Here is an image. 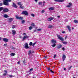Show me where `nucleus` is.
Instances as JSON below:
<instances>
[{
	"label": "nucleus",
	"instance_id": "obj_10",
	"mask_svg": "<svg viewBox=\"0 0 78 78\" xmlns=\"http://www.w3.org/2000/svg\"><path fill=\"white\" fill-rule=\"evenodd\" d=\"M49 11H53V10H54L55 9V7H51L48 8Z\"/></svg>",
	"mask_w": 78,
	"mask_h": 78
},
{
	"label": "nucleus",
	"instance_id": "obj_27",
	"mask_svg": "<svg viewBox=\"0 0 78 78\" xmlns=\"http://www.w3.org/2000/svg\"><path fill=\"white\" fill-rule=\"evenodd\" d=\"M20 8H21V9H24V7H23V6L22 5L20 6Z\"/></svg>",
	"mask_w": 78,
	"mask_h": 78
},
{
	"label": "nucleus",
	"instance_id": "obj_30",
	"mask_svg": "<svg viewBox=\"0 0 78 78\" xmlns=\"http://www.w3.org/2000/svg\"><path fill=\"white\" fill-rule=\"evenodd\" d=\"M18 5H19L20 6H21V2H18L17 3Z\"/></svg>",
	"mask_w": 78,
	"mask_h": 78
},
{
	"label": "nucleus",
	"instance_id": "obj_60",
	"mask_svg": "<svg viewBox=\"0 0 78 78\" xmlns=\"http://www.w3.org/2000/svg\"><path fill=\"white\" fill-rule=\"evenodd\" d=\"M2 39V38L0 37V41H1Z\"/></svg>",
	"mask_w": 78,
	"mask_h": 78
},
{
	"label": "nucleus",
	"instance_id": "obj_1",
	"mask_svg": "<svg viewBox=\"0 0 78 78\" xmlns=\"http://www.w3.org/2000/svg\"><path fill=\"white\" fill-rule=\"evenodd\" d=\"M11 0H5L3 2V4L6 6H9V5L8 2H11Z\"/></svg>",
	"mask_w": 78,
	"mask_h": 78
},
{
	"label": "nucleus",
	"instance_id": "obj_19",
	"mask_svg": "<svg viewBox=\"0 0 78 78\" xmlns=\"http://www.w3.org/2000/svg\"><path fill=\"white\" fill-rule=\"evenodd\" d=\"M48 28H53V26L51 25H49L48 26Z\"/></svg>",
	"mask_w": 78,
	"mask_h": 78
},
{
	"label": "nucleus",
	"instance_id": "obj_12",
	"mask_svg": "<svg viewBox=\"0 0 78 78\" xmlns=\"http://www.w3.org/2000/svg\"><path fill=\"white\" fill-rule=\"evenodd\" d=\"M12 34L13 35H16V31H15L14 30H12Z\"/></svg>",
	"mask_w": 78,
	"mask_h": 78
},
{
	"label": "nucleus",
	"instance_id": "obj_6",
	"mask_svg": "<svg viewBox=\"0 0 78 78\" xmlns=\"http://www.w3.org/2000/svg\"><path fill=\"white\" fill-rule=\"evenodd\" d=\"M25 48L26 49H28V48H29V47H28V44L27 43H25Z\"/></svg>",
	"mask_w": 78,
	"mask_h": 78
},
{
	"label": "nucleus",
	"instance_id": "obj_22",
	"mask_svg": "<svg viewBox=\"0 0 78 78\" xmlns=\"http://www.w3.org/2000/svg\"><path fill=\"white\" fill-rule=\"evenodd\" d=\"M62 43L63 44H64L65 45H66V44H67V41H63L62 42Z\"/></svg>",
	"mask_w": 78,
	"mask_h": 78
},
{
	"label": "nucleus",
	"instance_id": "obj_59",
	"mask_svg": "<svg viewBox=\"0 0 78 78\" xmlns=\"http://www.w3.org/2000/svg\"><path fill=\"white\" fill-rule=\"evenodd\" d=\"M66 32L63 31L62 32V33H65Z\"/></svg>",
	"mask_w": 78,
	"mask_h": 78
},
{
	"label": "nucleus",
	"instance_id": "obj_39",
	"mask_svg": "<svg viewBox=\"0 0 78 78\" xmlns=\"http://www.w3.org/2000/svg\"><path fill=\"white\" fill-rule=\"evenodd\" d=\"M31 16H32V17H34V14H31Z\"/></svg>",
	"mask_w": 78,
	"mask_h": 78
},
{
	"label": "nucleus",
	"instance_id": "obj_42",
	"mask_svg": "<svg viewBox=\"0 0 78 78\" xmlns=\"http://www.w3.org/2000/svg\"><path fill=\"white\" fill-rule=\"evenodd\" d=\"M22 23H25V21L24 20H23V21H22Z\"/></svg>",
	"mask_w": 78,
	"mask_h": 78
},
{
	"label": "nucleus",
	"instance_id": "obj_9",
	"mask_svg": "<svg viewBox=\"0 0 78 78\" xmlns=\"http://www.w3.org/2000/svg\"><path fill=\"white\" fill-rule=\"evenodd\" d=\"M9 39L8 38H3V40L4 42H8Z\"/></svg>",
	"mask_w": 78,
	"mask_h": 78
},
{
	"label": "nucleus",
	"instance_id": "obj_41",
	"mask_svg": "<svg viewBox=\"0 0 78 78\" xmlns=\"http://www.w3.org/2000/svg\"><path fill=\"white\" fill-rule=\"evenodd\" d=\"M36 44V43H34L33 44V47H34V46Z\"/></svg>",
	"mask_w": 78,
	"mask_h": 78
},
{
	"label": "nucleus",
	"instance_id": "obj_5",
	"mask_svg": "<svg viewBox=\"0 0 78 78\" xmlns=\"http://www.w3.org/2000/svg\"><path fill=\"white\" fill-rule=\"evenodd\" d=\"M55 2H59L61 3H62L63 2H64V0H54Z\"/></svg>",
	"mask_w": 78,
	"mask_h": 78
},
{
	"label": "nucleus",
	"instance_id": "obj_55",
	"mask_svg": "<svg viewBox=\"0 0 78 78\" xmlns=\"http://www.w3.org/2000/svg\"><path fill=\"white\" fill-rule=\"evenodd\" d=\"M67 37V36H66L65 37V39H66V38Z\"/></svg>",
	"mask_w": 78,
	"mask_h": 78
},
{
	"label": "nucleus",
	"instance_id": "obj_58",
	"mask_svg": "<svg viewBox=\"0 0 78 78\" xmlns=\"http://www.w3.org/2000/svg\"><path fill=\"white\" fill-rule=\"evenodd\" d=\"M17 64H20V61H19L18 62H17Z\"/></svg>",
	"mask_w": 78,
	"mask_h": 78
},
{
	"label": "nucleus",
	"instance_id": "obj_46",
	"mask_svg": "<svg viewBox=\"0 0 78 78\" xmlns=\"http://www.w3.org/2000/svg\"><path fill=\"white\" fill-rule=\"evenodd\" d=\"M9 76H10V77H12L13 76H12V75H9Z\"/></svg>",
	"mask_w": 78,
	"mask_h": 78
},
{
	"label": "nucleus",
	"instance_id": "obj_32",
	"mask_svg": "<svg viewBox=\"0 0 78 78\" xmlns=\"http://www.w3.org/2000/svg\"><path fill=\"white\" fill-rule=\"evenodd\" d=\"M51 46L53 47H55V46H56V44H53L51 45Z\"/></svg>",
	"mask_w": 78,
	"mask_h": 78
},
{
	"label": "nucleus",
	"instance_id": "obj_61",
	"mask_svg": "<svg viewBox=\"0 0 78 78\" xmlns=\"http://www.w3.org/2000/svg\"><path fill=\"white\" fill-rule=\"evenodd\" d=\"M34 32H36V30H34Z\"/></svg>",
	"mask_w": 78,
	"mask_h": 78
},
{
	"label": "nucleus",
	"instance_id": "obj_4",
	"mask_svg": "<svg viewBox=\"0 0 78 78\" xmlns=\"http://www.w3.org/2000/svg\"><path fill=\"white\" fill-rule=\"evenodd\" d=\"M3 11V12H8V11H9V10L7 8H4Z\"/></svg>",
	"mask_w": 78,
	"mask_h": 78
},
{
	"label": "nucleus",
	"instance_id": "obj_49",
	"mask_svg": "<svg viewBox=\"0 0 78 78\" xmlns=\"http://www.w3.org/2000/svg\"><path fill=\"white\" fill-rule=\"evenodd\" d=\"M2 4L0 2V6H2Z\"/></svg>",
	"mask_w": 78,
	"mask_h": 78
},
{
	"label": "nucleus",
	"instance_id": "obj_34",
	"mask_svg": "<svg viewBox=\"0 0 78 78\" xmlns=\"http://www.w3.org/2000/svg\"><path fill=\"white\" fill-rule=\"evenodd\" d=\"M33 44V43L32 42H30L29 43V45H30V46H31Z\"/></svg>",
	"mask_w": 78,
	"mask_h": 78
},
{
	"label": "nucleus",
	"instance_id": "obj_25",
	"mask_svg": "<svg viewBox=\"0 0 78 78\" xmlns=\"http://www.w3.org/2000/svg\"><path fill=\"white\" fill-rule=\"evenodd\" d=\"M4 9V8L3 7H0V11H1L3 10Z\"/></svg>",
	"mask_w": 78,
	"mask_h": 78
},
{
	"label": "nucleus",
	"instance_id": "obj_15",
	"mask_svg": "<svg viewBox=\"0 0 78 78\" xmlns=\"http://www.w3.org/2000/svg\"><path fill=\"white\" fill-rule=\"evenodd\" d=\"M54 19V18H53L52 17H51L48 19V21H50L52 20H53Z\"/></svg>",
	"mask_w": 78,
	"mask_h": 78
},
{
	"label": "nucleus",
	"instance_id": "obj_31",
	"mask_svg": "<svg viewBox=\"0 0 78 78\" xmlns=\"http://www.w3.org/2000/svg\"><path fill=\"white\" fill-rule=\"evenodd\" d=\"M50 72H51L52 73H55V72L54 71H53L51 69L50 70Z\"/></svg>",
	"mask_w": 78,
	"mask_h": 78
},
{
	"label": "nucleus",
	"instance_id": "obj_33",
	"mask_svg": "<svg viewBox=\"0 0 78 78\" xmlns=\"http://www.w3.org/2000/svg\"><path fill=\"white\" fill-rule=\"evenodd\" d=\"M20 17H19V16H16V18L17 19H19V18H20Z\"/></svg>",
	"mask_w": 78,
	"mask_h": 78
},
{
	"label": "nucleus",
	"instance_id": "obj_36",
	"mask_svg": "<svg viewBox=\"0 0 78 78\" xmlns=\"http://www.w3.org/2000/svg\"><path fill=\"white\" fill-rule=\"evenodd\" d=\"M39 4L40 5H42V2H39Z\"/></svg>",
	"mask_w": 78,
	"mask_h": 78
},
{
	"label": "nucleus",
	"instance_id": "obj_62",
	"mask_svg": "<svg viewBox=\"0 0 78 78\" xmlns=\"http://www.w3.org/2000/svg\"><path fill=\"white\" fill-rule=\"evenodd\" d=\"M57 17H58V18H59V17H60V16H57Z\"/></svg>",
	"mask_w": 78,
	"mask_h": 78
},
{
	"label": "nucleus",
	"instance_id": "obj_51",
	"mask_svg": "<svg viewBox=\"0 0 78 78\" xmlns=\"http://www.w3.org/2000/svg\"><path fill=\"white\" fill-rule=\"evenodd\" d=\"M56 58V55H55L54 56V58Z\"/></svg>",
	"mask_w": 78,
	"mask_h": 78
},
{
	"label": "nucleus",
	"instance_id": "obj_2",
	"mask_svg": "<svg viewBox=\"0 0 78 78\" xmlns=\"http://www.w3.org/2000/svg\"><path fill=\"white\" fill-rule=\"evenodd\" d=\"M57 36L58 37V39H59V40H61L62 41H64V38L62 36H60V35L58 34L57 35Z\"/></svg>",
	"mask_w": 78,
	"mask_h": 78
},
{
	"label": "nucleus",
	"instance_id": "obj_43",
	"mask_svg": "<svg viewBox=\"0 0 78 78\" xmlns=\"http://www.w3.org/2000/svg\"><path fill=\"white\" fill-rule=\"evenodd\" d=\"M6 45H7V44H4V47L6 46Z\"/></svg>",
	"mask_w": 78,
	"mask_h": 78
},
{
	"label": "nucleus",
	"instance_id": "obj_45",
	"mask_svg": "<svg viewBox=\"0 0 78 78\" xmlns=\"http://www.w3.org/2000/svg\"><path fill=\"white\" fill-rule=\"evenodd\" d=\"M62 49L63 50V51H64V50H65V49L64 48V47L62 48Z\"/></svg>",
	"mask_w": 78,
	"mask_h": 78
},
{
	"label": "nucleus",
	"instance_id": "obj_44",
	"mask_svg": "<svg viewBox=\"0 0 78 78\" xmlns=\"http://www.w3.org/2000/svg\"><path fill=\"white\" fill-rule=\"evenodd\" d=\"M33 70V69H31L30 70V72H31V71Z\"/></svg>",
	"mask_w": 78,
	"mask_h": 78
},
{
	"label": "nucleus",
	"instance_id": "obj_52",
	"mask_svg": "<svg viewBox=\"0 0 78 78\" xmlns=\"http://www.w3.org/2000/svg\"><path fill=\"white\" fill-rule=\"evenodd\" d=\"M26 34L25 33H23V35H25V36H26Z\"/></svg>",
	"mask_w": 78,
	"mask_h": 78
},
{
	"label": "nucleus",
	"instance_id": "obj_8",
	"mask_svg": "<svg viewBox=\"0 0 78 78\" xmlns=\"http://www.w3.org/2000/svg\"><path fill=\"white\" fill-rule=\"evenodd\" d=\"M29 37V36H27V35L24 36L23 38V41L25 39H28Z\"/></svg>",
	"mask_w": 78,
	"mask_h": 78
},
{
	"label": "nucleus",
	"instance_id": "obj_56",
	"mask_svg": "<svg viewBox=\"0 0 78 78\" xmlns=\"http://www.w3.org/2000/svg\"><path fill=\"white\" fill-rule=\"evenodd\" d=\"M23 63L24 64H25V65H26V64H25V63L24 61H23Z\"/></svg>",
	"mask_w": 78,
	"mask_h": 78
},
{
	"label": "nucleus",
	"instance_id": "obj_13",
	"mask_svg": "<svg viewBox=\"0 0 78 78\" xmlns=\"http://www.w3.org/2000/svg\"><path fill=\"white\" fill-rule=\"evenodd\" d=\"M51 41L52 44H55L56 43V41L55 40H52Z\"/></svg>",
	"mask_w": 78,
	"mask_h": 78
},
{
	"label": "nucleus",
	"instance_id": "obj_38",
	"mask_svg": "<svg viewBox=\"0 0 78 78\" xmlns=\"http://www.w3.org/2000/svg\"><path fill=\"white\" fill-rule=\"evenodd\" d=\"M32 29V27L30 26L29 27V30H31Z\"/></svg>",
	"mask_w": 78,
	"mask_h": 78
},
{
	"label": "nucleus",
	"instance_id": "obj_16",
	"mask_svg": "<svg viewBox=\"0 0 78 78\" xmlns=\"http://www.w3.org/2000/svg\"><path fill=\"white\" fill-rule=\"evenodd\" d=\"M71 6H72V4L71 2L69 3V5L66 6V7L68 8H69Z\"/></svg>",
	"mask_w": 78,
	"mask_h": 78
},
{
	"label": "nucleus",
	"instance_id": "obj_3",
	"mask_svg": "<svg viewBox=\"0 0 78 78\" xmlns=\"http://www.w3.org/2000/svg\"><path fill=\"white\" fill-rule=\"evenodd\" d=\"M22 14H24V15H25V16H28V12L26 11H23Z\"/></svg>",
	"mask_w": 78,
	"mask_h": 78
},
{
	"label": "nucleus",
	"instance_id": "obj_11",
	"mask_svg": "<svg viewBox=\"0 0 78 78\" xmlns=\"http://www.w3.org/2000/svg\"><path fill=\"white\" fill-rule=\"evenodd\" d=\"M66 56L65 55H63L62 58L63 59V61H64L65 59H66Z\"/></svg>",
	"mask_w": 78,
	"mask_h": 78
},
{
	"label": "nucleus",
	"instance_id": "obj_14",
	"mask_svg": "<svg viewBox=\"0 0 78 78\" xmlns=\"http://www.w3.org/2000/svg\"><path fill=\"white\" fill-rule=\"evenodd\" d=\"M13 20H14V18H10L9 19V22H12V21H13Z\"/></svg>",
	"mask_w": 78,
	"mask_h": 78
},
{
	"label": "nucleus",
	"instance_id": "obj_40",
	"mask_svg": "<svg viewBox=\"0 0 78 78\" xmlns=\"http://www.w3.org/2000/svg\"><path fill=\"white\" fill-rule=\"evenodd\" d=\"M37 31H41L42 30V29H37Z\"/></svg>",
	"mask_w": 78,
	"mask_h": 78
},
{
	"label": "nucleus",
	"instance_id": "obj_20",
	"mask_svg": "<svg viewBox=\"0 0 78 78\" xmlns=\"http://www.w3.org/2000/svg\"><path fill=\"white\" fill-rule=\"evenodd\" d=\"M67 28L68 29L69 31H71V30H70V26H67Z\"/></svg>",
	"mask_w": 78,
	"mask_h": 78
},
{
	"label": "nucleus",
	"instance_id": "obj_35",
	"mask_svg": "<svg viewBox=\"0 0 78 78\" xmlns=\"http://www.w3.org/2000/svg\"><path fill=\"white\" fill-rule=\"evenodd\" d=\"M72 67V66H70L68 68V70H70V69H71V68Z\"/></svg>",
	"mask_w": 78,
	"mask_h": 78
},
{
	"label": "nucleus",
	"instance_id": "obj_64",
	"mask_svg": "<svg viewBox=\"0 0 78 78\" xmlns=\"http://www.w3.org/2000/svg\"><path fill=\"white\" fill-rule=\"evenodd\" d=\"M72 30L74 29V27H72Z\"/></svg>",
	"mask_w": 78,
	"mask_h": 78
},
{
	"label": "nucleus",
	"instance_id": "obj_21",
	"mask_svg": "<svg viewBox=\"0 0 78 78\" xmlns=\"http://www.w3.org/2000/svg\"><path fill=\"white\" fill-rule=\"evenodd\" d=\"M15 55V53H12L10 54V56H14Z\"/></svg>",
	"mask_w": 78,
	"mask_h": 78
},
{
	"label": "nucleus",
	"instance_id": "obj_37",
	"mask_svg": "<svg viewBox=\"0 0 78 78\" xmlns=\"http://www.w3.org/2000/svg\"><path fill=\"white\" fill-rule=\"evenodd\" d=\"M45 10H43L41 11L42 13H44L45 12Z\"/></svg>",
	"mask_w": 78,
	"mask_h": 78
},
{
	"label": "nucleus",
	"instance_id": "obj_7",
	"mask_svg": "<svg viewBox=\"0 0 78 78\" xmlns=\"http://www.w3.org/2000/svg\"><path fill=\"white\" fill-rule=\"evenodd\" d=\"M62 47V46L61 44H58V45L57 46V48L58 49L61 48Z\"/></svg>",
	"mask_w": 78,
	"mask_h": 78
},
{
	"label": "nucleus",
	"instance_id": "obj_54",
	"mask_svg": "<svg viewBox=\"0 0 78 78\" xmlns=\"http://www.w3.org/2000/svg\"><path fill=\"white\" fill-rule=\"evenodd\" d=\"M47 56H44V58H47Z\"/></svg>",
	"mask_w": 78,
	"mask_h": 78
},
{
	"label": "nucleus",
	"instance_id": "obj_47",
	"mask_svg": "<svg viewBox=\"0 0 78 78\" xmlns=\"http://www.w3.org/2000/svg\"><path fill=\"white\" fill-rule=\"evenodd\" d=\"M6 73H4L3 74V76H6Z\"/></svg>",
	"mask_w": 78,
	"mask_h": 78
},
{
	"label": "nucleus",
	"instance_id": "obj_24",
	"mask_svg": "<svg viewBox=\"0 0 78 78\" xmlns=\"http://www.w3.org/2000/svg\"><path fill=\"white\" fill-rule=\"evenodd\" d=\"M74 23H78V21H77V20H74Z\"/></svg>",
	"mask_w": 78,
	"mask_h": 78
},
{
	"label": "nucleus",
	"instance_id": "obj_53",
	"mask_svg": "<svg viewBox=\"0 0 78 78\" xmlns=\"http://www.w3.org/2000/svg\"><path fill=\"white\" fill-rule=\"evenodd\" d=\"M35 0V2L36 3H37V0Z\"/></svg>",
	"mask_w": 78,
	"mask_h": 78
},
{
	"label": "nucleus",
	"instance_id": "obj_29",
	"mask_svg": "<svg viewBox=\"0 0 78 78\" xmlns=\"http://www.w3.org/2000/svg\"><path fill=\"white\" fill-rule=\"evenodd\" d=\"M31 26L32 27H35V25H34V23H32L31 24Z\"/></svg>",
	"mask_w": 78,
	"mask_h": 78
},
{
	"label": "nucleus",
	"instance_id": "obj_28",
	"mask_svg": "<svg viewBox=\"0 0 78 78\" xmlns=\"http://www.w3.org/2000/svg\"><path fill=\"white\" fill-rule=\"evenodd\" d=\"M16 26H15L14 25H12V28L13 29H14V28H16Z\"/></svg>",
	"mask_w": 78,
	"mask_h": 78
},
{
	"label": "nucleus",
	"instance_id": "obj_57",
	"mask_svg": "<svg viewBox=\"0 0 78 78\" xmlns=\"http://www.w3.org/2000/svg\"><path fill=\"white\" fill-rule=\"evenodd\" d=\"M64 70H66V68H64Z\"/></svg>",
	"mask_w": 78,
	"mask_h": 78
},
{
	"label": "nucleus",
	"instance_id": "obj_23",
	"mask_svg": "<svg viewBox=\"0 0 78 78\" xmlns=\"http://www.w3.org/2000/svg\"><path fill=\"white\" fill-rule=\"evenodd\" d=\"M28 53V55H29V56H30V55L31 54V51H29Z\"/></svg>",
	"mask_w": 78,
	"mask_h": 78
},
{
	"label": "nucleus",
	"instance_id": "obj_26",
	"mask_svg": "<svg viewBox=\"0 0 78 78\" xmlns=\"http://www.w3.org/2000/svg\"><path fill=\"white\" fill-rule=\"evenodd\" d=\"M19 20H23V18L22 17H20V18L19 19Z\"/></svg>",
	"mask_w": 78,
	"mask_h": 78
},
{
	"label": "nucleus",
	"instance_id": "obj_17",
	"mask_svg": "<svg viewBox=\"0 0 78 78\" xmlns=\"http://www.w3.org/2000/svg\"><path fill=\"white\" fill-rule=\"evenodd\" d=\"M3 16L4 17H5V18H8V17H9L6 14H4Z\"/></svg>",
	"mask_w": 78,
	"mask_h": 78
},
{
	"label": "nucleus",
	"instance_id": "obj_50",
	"mask_svg": "<svg viewBox=\"0 0 78 78\" xmlns=\"http://www.w3.org/2000/svg\"><path fill=\"white\" fill-rule=\"evenodd\" d=\"M4 72H5V73H7V71H6V70H5L4 71Z\"/></svg>",
	"mask_w": 78,
	"mask_h": 78
},
{
	"label": "nucleus",
	"instance_id": "obj_48",
	"mask_svg": "<svg viewBox=\"0 0 78 78\" xmlns=\"http://www.w3.org/2000/svg\"><path fill=\"white\" fill-rule=\"evenodd\" d=\"M48 70H50H50H51V69H50V68H48Z\"/></svg>",
	"mask_w": 78,
	"mask_h": 78
},
{
	"label": "nucleus",
	"instance_id": "obj_63",
	"mask_svg": "<svg viewBox=\"0 0 78 78\" xmlns=\"http://www.w3.org/2000/svg\"><path fill=\"white\" fill-rule=\"evenodd\" d=\"M43 3H44V4H45V2H44V1L43 2Z\"/></svg>",
	"mask_w": 78,
	"mask_h": 78
},
{
	"label": "nucleus",
	"instance_id": "obj_18",
	"mask_svg": "<svg viewBox=\"0 0 78 78\" xmlns=\"http://www.w3.org/2000/svg\"><path fill=\"white\" fill-rule=\"evenodd\" d=\"M13 7H14V8H17V5H16V4L14 3H13Z\"/></svg>",
	"mask_w": 78,
	"mask_h": 78
}]
</instances>
